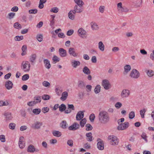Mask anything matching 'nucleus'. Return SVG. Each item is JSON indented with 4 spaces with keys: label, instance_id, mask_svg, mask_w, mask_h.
<instances>
[{
    "label": "nucleus",
    "instance_id": "obj_41",
    "mask_svg": "<svg viewBox=\"0 0 154 154\" xmlns=\"http://www.w3.org/2000/svg\"><path fill=\"white\" fill-rule=\"evenodd\" d=\"M135 112L133 111L131 112L129 114V118L130 119H133L135 117Z\"/></svg>",
    "mask_w": 154,
    "mask_h": 154
},
{
    "label": "nucleus",
    "instance_id": "obj_13",
    "mask_svg": "<svg viewBox=\"0 0 154 154\" xmlns=\"http://www.w3.org/2000/svg\"><path fill=\"white\" fill-rule=\"evenodd\" d=\"M68 52L69 54L71 56H72L74 57H76L78 55V53H76L75 48H73L71 47L69 49Z\"/></svg>",
    "mask_w": 154,
    "mask_h": 154
},
{
    "label": "nucleus",
    "instance_id": "obj_38",
    "mask_svg": "<svg viewBox=\"0 0 154 154\" xmlns=\"http://www.w3.org/2000/svg\"><path fill=\"white\" fill-rule=\"evenodd\" d=\"M26 45H23V46L22 49L23 51V52L21 53V55L23 56L25 55L26 54Z\"/></svg>",
    "mask_w": 154,
    "mask_h": 154
},
{
    "label": "nucleus",
    "instance_id": "obj_48",
    "mask_svg": "<svg viewBox=\"0 0 154 154\" xmlns=\"http://www.w3.org/2000/svg\"><path fill=\"white\" fill-rule=\"evenodd\" d=\"M15 14L14 13L11 12L8 14V18L10 19L13 18L15 15Z\"/></svg>",
    "mask_w": 154,
    "mask_h": 154
},
{
    "label": "nucleus",
    "instance_id": "obj_40",
    "mask_svg": "<svg viewBox=\"0 0 154 154\" xmlns=\"http://www.w3.org/2000/svg\"><path fill=\"white\" fill-rule=\"evenodd\" d=\"M86 122V118H84L80 122V124L81 127H83L84 126V125L85 124Z\"/></svg>",
    "mask_w": 154,
    "mask_h": 154
},
{
    "label": "nucleus",
    "instance_id": "obj_4",
    "mask_svg": "<svg viewBox=\"0 0 154 154\" xmlns=\"http://www.w3.org/2000/svg\"><path fill=\"white\" fill-rule=\"evenodd\" d=\"M117 10L120 13H127L128 12L129 9L126 7H123L122 2H120L117 4Z\"/></svg>",
    "mask_w": 154,
    "mask_h": 154
},
{
    "label": "nucleus",
    "instance_id": "obj_36",
    "mask_svg": "<svg viewBox=\"0 0 154 154\" xmlns=\"http://www.w3.org/2000/svg\"><path fill=\"white\" fill-rule=\"evenodd\" d=\"M60 58L57 56L54 55L52 58V60L54 63H56L60 61Z\"/></svg>",
    "mask_w": 154,
    "mask_h": 154
},
{
    "label": "nucleus",
    "instance_id": "obj_56",
    "mask_svg": "<svg viewBox=\"0 0 154 154\" xmlns=\"http://www.w3.org/2000/svg\"><path fill=\"white\" fill-rule=\"evenodd\" d=\"M36 104L35 101H32L29 102L27 103V104L29 106H33Z\"/></svg>",
    "mask_w": 154,
    "mask_h": 154
},
{
    "label": "nucleus",
    "instance_id": "obj_2",
    "mask_svg": "<svg viewBox=\"0 0 154 154\" xmlns=\"http://www.w3.org/2000/svg\"><path fill=\"white\" fill-rule=\"evenodd\" d=\"M31 65L29 61L24 60L22 61L21 65V69L24 72H27L29 71Z\"/></svg>",
    "mask_w": 154,
    "mask_h": 154
},
{
    "label": "nucleus",
    "instance_id": "obj_6",
    "mask_svg": "<svg viewBox=\"0 0 154 154\" xmlns=\"http://www.w3.org/2000/svg\"><path fill=\"white\" fill-rule=\"evenodd\" d=\"M129 125L128 122H125L120 124L117 127L119 130H123L127 128Z\"/></svg>",
    "mask_w": 154,
    "mask_h": 154
},
{
    "label": "nucleus",
    "instance_id": "obj_19",
    "mask_svg": "<svg viewBox=\"0 0 154 154\" xmlns=\"http://www.w3.org/2000/svg\"><path fill=\"white\" fill-rule=\"evenodd\" d=\"M28 151L30 152H34L35 151L38 152L39 150L38 149H35L32 145H30L28 147Z\"/></svg>",
    "mask_w": 154,
    "mask_h": 154
},
{
    "label": "nucleus",
    "instance_id": "obj_7",
    "mask_svg": "<svg viewBox=\"0 0 154 154\" xmlns=\"http://www.w3.org/2000/svg\"><path fill=\"white\" fill-rule=\"evenodd\" d=\"M78 34L81 37L85 38L86 37V32L82 28L79 29L78 31Z\"/></svg>",
    "mask_w": 154,
    "mask_h": 154
},
{
    "label": "nucleus",
    "instance_id": "obj_51",
    "mask_svg": "<svg viewBox=\"0 0 154 154\" xmlns=\"http://www.w3.org/2000/svg\"><path fill=\"white\" fill-rule=\"evenodd\" d=\"M95 116L94 113L91 114L89 116V119L90 121L91 122H93L95 118Z\"/></svg>",
    "mask_w": 154,
    "mask_h": 154
},
{
    "label": "nucleus",
    "instance_id": "obj_12",
    "mask_svg": "<svg viewBox=\"0 0 154 154\" xmlns=\"http://www.w3.org/2000/svg\"><path fill=\"white\" fill-rule=\"evenodd\" d=\"M3 115L5 117V120L7 121L11 120L13 118L12 114L10 112H5L3 114Z\"/></svg>",
    "mask_w": 154,
    "mask_h": 154
},
{
    "label": "nucleus",
    "instance_id": "obj_31",
    "mask_svg": "<svg viewBox=\"0 0 154 154\" xmlns=\"http://www.w3.org/2000/svg\"><path fill=\"white\" fill-rule=\"evenodd\" d=\"M146 72L148 76L149 77H152L154 75V71L152 70H147Z\"/></svg>",
    "mask_w": 154,
    "mask_h": 154
},
{
    "label": "nucleus",
    "instance_id": "obj_50",
    "mask_svg": "<svg viewBox=\"0 0 154 154\" xmlns=\"http://www.w3.org/2000/svg\"><path fill=\"white\" fill-rule=\"evenodd\" d=\"M141 137L146 142H147V137L146 136V134L145 133H142L141 135Z\"/></svg>",
    "mask_w": 154,
    "mask_h": 154
},
{
    "label": "nucleus",
    "instance_id": "obj_34",
    "mask_svg": "<svg viewBox=\"0 0 154 154\" xmlns=\"http://www.w3.org/2000/svg\"><path fill=\"white\" fill-rule=\"evenodd\" d=\"M41 109L39 108L34 109L32 110V112L35 115H38L41 112Z\"/></svg>",
    "mask_w": 154,
    "mask_h": 154
},
{
    "label": "nucleus",
    "instance_id": "obj_64",
    "mask_svg": "<svg viewBox=\"0 0 154 154\" xmlns=\"http://www.w3.org/2000/svg\"><path fill=\"white\" fill-rule=\"evenodd\" d=\"M74 32V30L72 29H70L67 31V35L68 36H70L72 35Z\"/></svg>",
    "mask_w": 154,
    "mask_h": 154
},
{
    "label": "nucleus",
    "instance_id": "obj_22",
    "mask_svg": "<svg viewBox=\"0 0 154 154\" xmlns=\"http://www.w3.org/2000/svg\"><path fill=\"white\" fill-rule=\"evenodd\" d=\"M91 25L92 29L93 30H97L99 29L98 26L95 22H91Z\"/></svg>",
    "mask_w": 154,
    "mask_h": 154
},
{
    "label": "nucleus",
    "instance_id": "obj_59",
    "mask_svg": "<svg viewBox=\"0 0 154 154\" xmlns=\"http://www.w3.org/2000/svg\"><path fill=\"white\" fill-rule=\"evenodd\" d=\"M51 11L54 13H57L58 11V8L57 7L52 8L51 10Z\"/></svg>",
    "mask_w": 154,
    "mask_h": 154
},
{
    "label": "nucleus",
    "instance_id": "obj_1",
    "mask_svg": "<svg viewBox=\"0 0 154 154\" xmlns=\"http://www.w3.org/2000/svg\"><path fill=\"white\" fill-rule=\"evenodd\" d=\"M100 122L102 124H107L110 120L108 113L106 111L102 110L99 112L98 116Z\"/></svg>",
    "mask_w": 154,
    "mask_h": 154
},
{
    "label": "nucleus",
    "instance_id": "obj_35",
    "mask_svg": "<svg viewBox=\"0 0 154 154\" xmlns=\"http://www.w3.org/2000/svg\"><path fill=\"white\" fill-rule=\"evenodd\" d=\"M100 91V86L99 85H97L95 87L94 91L95 94L99 93Z\"/></svg>",
    "mask_w": 154,
    "mask_h": 154
},
{
    "label": "nucleus",
    "instance_id": "obj_54",
    "mask_svg": "<svg viewBox=\"0 0 154 154\" xmlns=\"http://www.w3.org/2000/svg\"><path fill=\"white\" fill-rule=\"evenodd\" d=\"M23 36H17L15 37L14 39L16 41H20L23 39Z\"/></svg>",
    "mask_w": 154,
    "mask_h": 154
},
{
    "label": "nucleus",
    "instance_id": "obj_28",
    "mask_svg": "<svg viewBox=\"0 0 154 154\" xmlns=\"http://www.w3.org/2000/svg\"><path fill=\"white\" fill-rule=\"evenodd\" d=\"M86 136L87 137L86 139L87 141H92L93 137L92 136V134L91 133H87L86 134Z\"/></svg>",
    "mask_w": 154,
    "mask_h": 154
},
{
    "label": "nucleus",
    "instance_id": "obj_24",
    "mask_svg": "<svg viewBox=\"0 0 154 154\" xmlns=\"http://www.w3.org/2000/svg\"><path fill=\"white\" fill-rule=\"evenodd\" d=\"M124 74H127L128 72L131 69V66L128 65H125L124 67Z\"/></svg>",
    "mask_w": 154,
    "mask_h": 154
},
{
    "label": "nucleus",
    "instance_id": "obj_55",
    "mask_svg": "<svg viewBox=\"0 0 154 154\" xmlns=\"http://www.w3.org/2000/svg\"><path fill=\"white\" fill-rule=\"evenodd\" d=\"M146 111V110L144 109H142L140 110V113L141 116L142 118H144V116Z\"/></svg>",
    "mask_w": 154,
    "mask_h": 154
},
{
    "label": "nucleus",
    "instance_id": "obj_9",
    "mask_svg": "<svg viewBox=\"0 0 154 154\" xmlns=\"http://www.w3.org/2000/svg\"><path fill=\"white\" fill-rule=\"evenodd\" d=\"M42 125V123L41 122L36 121L34 122L32 124L31 127L35 129H40Z\"/></svg>",
    "mask_w": 154,
    "mask_h": 154
},
{
    "label": "nucleus",
    "instance_id": "obj_32",
    "mask_svg": "<svg viewBox=\"0 0 154 154\" xmlns=\"http://www.w3.org/2000/svg\"><path fill=\"white\" fill-rule=\"evenodd\" d=\"M47 0H40L38 5V8L40 9L42 8L44 6V4L45 3Z\"/></svg>",
    "mask_w": 154,
    "mask_h": 154
},
{
    "label": "nucleus",
    "instance_id": "obj_17",
    "mask_svg": "<svg viewBox=\"0 0 154 154\" xmlns=\"http://www.w3.org/2000/svg\"><path fill=\"white\" fill-rule=\"evenodd\" d=\"M13 84L12 82L8 81L5 83V86L6 89L8 90L11 89L13 87Z\"/></svg>",
    "mask_w": 154,
    "mask_h": 154
},
{
    "label": "nucleus",
    "instance_id": "obj_58",
    "mask_svg": "<svg viewBox=\"0 0 154 154\" xmlns=\"http://www.w3.org/2000/svg\"><path fill=\"white\" fill-rule=\"evenodd\" d=\"M105 9V6H100L99 8V12L101 13H103L104 12Z\"/></svg>",
    "mask_w": 154,
    "mask_h": 154
},
{
    "label": "nucleus",
    "instance_id": "obj_18",
    "mask_svg": "<svg viewBox=\"0 0 154 154\" xmlns=\"http://www.w3.org/2000/svg\"><path fill=\"white\" fill-rule=\"evenodd\" d=\"M82 6H79L76 5L75 6L74 8V9L73 11L75 13H80L82 11Z\"/></svg>",
    "mask_w": 154,
    "mask_h": 154
},
{
    "label": "nucleus",
    "instance_id": "obj_27",
    "mask_svg": "<svg viewBox=\"0 0 154 154\" xmlns=\"http://www.w3.org/2000/svg\"><path fill=\"white\" fill-rule=\"evenodd\" d=\"M68 96V93L67 91L63 92L62 94V96L60 97V99L63 101L65 100Z\"/></svg>",
    "mask_w": 154,
    "mask_h": 154
},
{
    "label": "nucleus",
    "instance_id": "obj_37",
    "mask_svg": "<svg viewBox=\"0 0 154 154\" xmlns=\"http://www.w3.org/2000/svg\"><path fill=\"white\" fill-rule=\"evenodd\" d=\"M41 98L40 96H37L34 97V100L35 101L36 103H39L41 101Z\"/></svg>",
    "mask_w": 154,
    "mask_h": 154
},
{
    "label": "nucleus",
    "instance_id": "obj_53",
    "mask_svg": "<svg viewBox=\"0 0 154 154\" xmlns=\"http://www.w3.org/2000/svg\"><path fill=\"white\" fill-rule=\"evenodd\" d=\"M42 98L44 100H47L50 99V97L48 95L44 94L42 96Z\"/></svg>",
    "mask_w": 154,
    "mask_h": 154
},
{
    "label": "nucleus",
    "instance_id": "obj_45",
    "mask_svg": "<svg viewBox=\"0 0 154 154\" xmlns=\"http://www.w3.org/2000/svg\"><path fill=\"white\" fill-rule=\"evenodd\" d=\"M66 108V106L64 104H62L59 107V110L61 112H63L65 110Z\"/></svg>",
    "mask_w": 154,
    "mask_h": 154
},
{
    "label": "nucleus",
    "instance_id": "obj_33",
    "mask_svg": "<svg viewBox=\"0 0 154 154\" xmlns=\"http://www.w3.org/2000/svg\"><path fill=\"white\" fill-rule=\"evenodd\" d=\"M74 1L79 6H83L84 5V3L82 0H74Z\"/></svg>",
    "mask_w": 154,
    "mask_h": 154
},
{
    "label": "nucleus",
    "instance_id": "obj_44",
    "mask_svg": "<svg viewBox=\"0 0 154 154\" xmlns=\"http://www.w3.org/2000/svg\"><path fill=\"white\" fill-rule=\"evenodd\" d=\"M85 127H86V130L87 131L91 130L93 128L91 125L89 124H87L85 125Z\"/></svg>",
    "mask_w": 154,
    "mask_h": 154
},
{
    "label": "nucleus",
    "instance_id": "obj_39",
    "mask_svg": "<svg viewBox=\"0 0 154 154\" xmlns=\"http://www.w3.org/2000/svg\"><path fill=\"white\" fill-rule=\"evenodd\" d=\"M36 39L39 42H41L43 40V37L42 34H38L36 36Z\"/></svg>",
    "mask_w": 154,
    "mask_h": 154
},
{
    "label": "nucleus",
    "instance_id": "obj_26",
    "mask_svg": "<svg viewBox=\"0 0 154 154\" xmlns=\"http://www.w3.org/2000/svg\"><path fill=\"white\" fill-rule=\"evenodd\" d=\"M75 13L74 12L73 10H71L68 13V17L69 18L72 20H73L74 19Z\"/></svg>",
    "mask_w": 154,
    "mask_h": 154
},
{
    "label": "nucleus",
    "instance_id": "obj_61",
    "mask_svg": "<svg viewBox=\"0 0 154 154\" xmlns=\"http://www.w3.org/2000/svg\"><path fill=\"white\" fill-rule=\"evenodd\" d=\"M115 106L117 109H119L122 106V103L120 102H117L115 104Z\"/></svg>",
    "mask_w": 154,
    "mask_h": 154
},
{
    "label": "nucleus",
    "instance_id": "obj_3",
    "mask_svg": "<svg viewBox=\"0 0 154 154\" xmlns=\"http://www.w3.org/2000/svg\"><path fill=\"white\" fill-rule=\"evenodd\" d=\"M108 140L109 143L112 145H117L118 144L119 139L115 136L112 135L109 136L108 137Z\"/></svg>",
    "mask_w": 154,
    "mask_h": 154
},
{
    "label": "nucleus",
    "instance_id": "obj_60",
    "mask_svg": "<svg viewBox=\"0 0 154 154\" xmlns=\"http://www.w3.org/2000/svg\"><path fill=\"white\" fill-rule=\"evenodd\" d=\"M57 94L58 95L60 96V95L62 91L60 89L58 88H56L55 90Z\"/></svg>",
    "mask_w": 154,
    "mask_h": 154
},
{
    "label": "nucleus",
    "instance_id": "obj_42",
    "mask_svg": "<svg viewBox=\"0 0 154 154\" xmlns=\"http://www.w3.org/2000/svg\"><path fill=\"white\" fill-rule=\"evenodd\" d=\"M62 128L63 129L66 128L67 127V124L65 121H63L61 123Z\"/></svg>",
    "mask_w": 154,
    "mask_h": 154
},
{
    "label": "nucleus",
    "instance_id": "obj_62",
    "mask_svg": "<svg viewBox=\"0 0 154 154\" xmlns=\"http://www.w3.org/2000/svg\"><path fill=\"white\" fill-rule=\"evenodd\" d=\"M43 85L45 87H48L50 85V83L47 81H44L42 82Z\"/></svg>",
    "mask_w": 154,
    "mask_h": 154
},
{
    "label": "nucleus",
    "instance_id": "obj_25",
    "mask_svg": "<svg viewBox=\"0 0 154 154\" xmlns=\"http://www.w3.org/2000/svg\"><path fill=\"white\" fill-rule=\"evenodd\" d=\"M53 135L57 137H59L62 135L61 133L59 131L57 130H54L52 131Z\"/></svg>",
    "mask_w": 154,
    "mask_h": 154
},
{
    "label": "nucleus",
    "instance_id": "obj_46",
    "mask_svg": "<svg viewBox=\"0 0 154 154\" xmlns=\"http://www.w3.org/2000/svg\"><path fill=\"white\" fill-rule=\"evenodd\" d=\"M16 124L13 123H11L9 125V128L11 129L14 130L15 129Z\"/></svg>",
    "mask_w": 154,
    "mask_h": 154
},
{
    "label": "nucleus",
    "instance_id": "obj_43",
    "mask_svg": "<svg viewBox=\"0 0 154 154\" xmlns=\"http://www.w3.org/2000/svg\"><path fill=\"white\" fill-rule=\"evenodd\" d=\"M14 27L15 28L17 29H20L22 28L21 25L18 22H16L14 23Z\"/></svg>",
    "mask_w": 154,
    "mask_h": 154
},
{
    "label": "nucleus",
    "instance_id": "obj_8",
    "mask_svg": "<svg viewBox=\"0 0 154 154\" xmlns=\"http://www.w3.org/2000/svg\"><path fill=\"white\" fill-rule=\"evenodd\" d=\"M102 85L106 90H108L111 87V85L107 79H104L102 81Z\"/></svg>",
    "mask_w": 154,
    "mask_h": 154
},
{
    "label": "nucleus",
    "instance_id": "obj_30",
    "mask_svg": "<svg viewBox=\"0 0 154 154\" xmlns=\"http://www.w3.org/2000/svg\"><path fill=\"white\" fill-rule=\"evenodd\" d=\"M82 71L84 73L87 75H88L91 73L90 70L86 66L84 67Z\"/></svg>",
    "mask_w": 154,
    "mask_h": 154
},
{
    "label": "nucleus",
    "instance_id": "obj_16",
    "mask_svg": "<svg viewBox=\"0 0 154 154\" xmlns=\"http://www.w3.org/2000/svg\"><path fill=\"white\" fill-rule=\"evenodd\" d=\"M37 57L36 55L35 54H31L29 57V61L31 64H35V60Z\"/></svg>",
    "mask_w": 154,
    "mask_h": 154
},
{
    "label": "nucleus",
    "instance_id": "obj_47",
    "mask_svg": "<svg viewBox=\"0 0 154 154\" xmlns=\"http://www.w3.org/2000/svg\"><path fill=\"white\" fill-rule=\"evenodd\" d=\"M0 140L3 143H4L6 141L5 136L4 135H0Z\"/></svg>",
    "mask_w": 154,
    "mask_h": 154
},
{
    "label": "nucleus",
    "instance_id": "obj_5",
    "mask_svg": "<svg viewBox=\"0 0 154 154\" xmlns=\"http://www.w3.org/2000/svg\"><path fill=\"white\" fill-rule=\"evenodd\" d=\"M140 76V73L139 71L136 69H133L131 72L130 76L131 78L137 79Z\"/></svg>",
    "mask_w": 154,
    "mask_h": 154
},
{
    "label": "nucleus",
    "instance_id": "obj_63",
    "mask_svg": "<svg viewBox=\"0 0 154 154\" xmlns=\"http://www.w3.org/2000/svg\"><path fill=\"white\" fill-rule=\"evenodd\" d=\"M37 10L36 9H31L29 10V12L30 14H36L37 12Z\"/></svg>",
    "mask_w": 154,
    "mask_h": 154
},
{
    "label": "nucleus",
    "instance_id": "obj_15",
    "mask_svg": "<svg viewBox=\"0 0 154 154\" xmlns=\"http://www.w3.org/2000/svg\"><path fill=\"white\" fill-rule=\"evenodd\" d=\"M84 117L83 111H80L79 112L76 116V119L78 121L81 120Z\"/></svg>",
    "mask_w": 154,
    "mask_h": 154
},
{
    "label": "nucleus",
    "instance_id": "obj_49",
    "mask_svg": "<svg viewBox=\"0 0 154 154\" xmlns=\"http://www.w3.org/2000/svg\"><path fill=\"white\" fill-rule=\"evenodd\" d=\"M49 110V108L47 107H43L42 109V111L44 113L48 112Z\"/></svg>",
    "mask_w": 154,
    "mask_h": 154
},
{
    "label": "nucleus",
    "instance_id": "obj_11",
    "mask_svg": "<svg viewBox=\"0 0 154 154\" xmlns=\"http://www.w3.org/2000/svg\"><path fill=\"white\" fill-rule=\"evenodd\" d=\"M130 94V92L129 90L125 89L122 91L121 95L122 98H125L128 97Z\"/></svg>",
    "mask_w": 154,
    "mask_h": 154
},
{
    "label": "nucleus",
    "instance_id": "obj_10",
    "mask_svg": "<svg viewBox=\"0 0 154 154\" xmlns=\"http://www.w3.org/2000/svg\"><path fill=\"white\" fill-rule=\"evenodd\" d=\"M97 141L98 142L97 144V148L100 150H103L104 149V144L103 141L100 139L98 138Z\"/></svg>",
    "mask_w": 154,
    "mask_h": 154
},
{
    "label": "nucleus",
    "instance_id": "obj_52",
    "mask_svg": "<svg viewBox=\"0 0 154 154\" xmlns=\"http://www.w3.org/2000/svg\"><path fill=\"white\" fill-rule=\"evenodd\" d=\"M73 141L72 140L69 139L67 140V144L70 146H73Z\"/></svg>",
    "mask_w": 154,
    "mask_h": 154
},
{
    "label": "nucleus",
    "instance_id": "obj_57",
    "mask_svg": "<svg viewBox=\"0 0 154 154\" xmlns=\"http://www.w3.org/2000/svg\"><path fill=\"white\" fill-rule=\"evenodd\" d=\"M29 76L28 74H26L24 75L23 76L22 78V79L23 81H26L27 80L29 79Z\"/></svg>",
    "mask_w": 154,
    "mask_h": 154
},
{
    "label": "nucleus",
    "instance_id": "obj_21",
    "mask_svg": "<svg viewBox=\"0 0 154 154\" xmlns=\"http://www.w3.org/2000/svg\"><path fill=\"white\" fill-rule=\"evenodd\" d=\"M105 45L102 41H100L98 43V48L100 51H103L105 50Z\"/></svg>",
    "mask_w": 154,
    "mask_h": 154
},
{
    "label": "nucleus",
    "instance_id": "obj_23",
    "mask_svg": "<svg viewBox=\"0 0 154 154\" xmlns=\"http://www.w3.org/2000/svg\"><path fill=\"white\" fill-rule=\"evenodd\" d=\"M72 66L74 68H76L80 65V62L76 60H73L71 62Z\"/></svg>",
    "mask_w": 154,
    "mask_h": 154
},
{
    "label": "nucleus",
    "instance_id": "obj_29",
    "mask_svg": "<svg viewBox=\"0 0 154 154\" xmlns=\"http://www.w3.org/2000/svg\"><path fill=\"white\" fill-rule=\"evenodd\" d=\"M44 62L45 65V67L49 69L51 67V64L50 63V61L48 59H45L44 60Z\"/></svg>",
    "mask_w": 154,
    "mask_h": 154
},
{
    "label": "nucleus",
    "instance_id": "obj_14",
    "mask_svg": "<svg viewBox=\"0 0 154 154\" xmlns=\"http://www.w3.org/2000/svg\"><path fill=\"white\" fill-rule=\"evenodd\" d=\"M79 127V124L76 122H75L69 127L68 129L69 130L75 131L78 129Z\"/></svg>",
    "mask_w": 154,
    "mask_h": 154
},
{
    "label": "nucleus",
    "instance_id": "obj_20",
    "mask_svg": "<svg viewBox=\"0 0 154 154\" xmlns=\"http://www.w3.org/2000/svg\"><path fill=\"white\" fill-rule=\"evenodd\" d=\"M59 52L60 56L63 57H65L66 55V50L63 48H60L59 49Z\"/></svg>",
    "mask_w": 154,
    "mask_h": 154
}]
</instances>
